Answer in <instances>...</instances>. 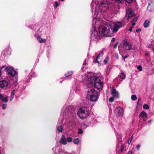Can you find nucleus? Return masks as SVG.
<instances>
[{"label":"nucleus","mask_w":154,"mask_h":154,"mask_svg":"<svg viewBox=\"0 0 154 154\" xmlns=\"http://www.w3.org/2000/svg\"><path fill=\"white\" fill-rule=\"evenodd\" d=\"M5 67L4 66H3L2 67H1L0 68L1 69H2V68H3Z\"/></svg>","instance_id":"51"},{"label":"nucleus","mask_w":154,"mask_h":154,"mask_svg":"<svg viewBox=\"0 0 154 154\" xmlns=\"http://www.w3.org/2000/svg\"><path fill=\"white\" fill-rule=\"evenodd\" d=\"M15 94V90H14L12 91L11 92V95L10 96L13 97H14Z\"/></svg>","instance_id":"30"},{"label":"nucleus","mask_w":154,"mask_h":154,"mask_svg":"<svg viewBox=\"0 0 154 154\" xmlns=\"http://www.w3.org/2000/svg\"><path fill=\"white\" fill-rule=\"evenodd\" d=\"M97 2V4L93 6L91 3V10L93 11H94L92 26L95 29L98 28L104 24L102 20L104 18L103 13L108 10L107 4H103L101 0H98Z\"/></svg>","instance_id":"1"},{"label":"nucleus","mask_w":154,"mask_h":154,"mask_svg":"<svg viewBox=\"0 0 154 154\" xmlns=\"http://www.w3.org/2000/svg\"><path fill=\"white\" fill-rule=\"evenodd\" d=\"M141 30L140 29H138L136 30V32H139L141 31Z\"/></svg>","instance_id":"39"},{"label":"nucleus","mask_w":154,"mask_h":154,"mask_svg":"<svg viewBox=\"0 0 154 154\" xmlns=\"http://www.w3.org/2000/svg\"><path fill=\"white\" fill-rule=\"evenodd\" d=\"M99 94L94 89H92L88 91L87 99L91 102L96 101L98 99Z\"/></svg>","instance_id":"4"},{"label":"nucleus","mask_w":154,"mask_h":154,"mask_svg":"<svg viewBox=\"0 0 154 154\" xmlns=\"http://www.w3.org/2000/svg\"><path fill=\"white\" fill-rule=\"evenodd\" d=\"M67 141L70 143L71 142L72 140V138L70 137H68L66 138Z\"/></svg>","instance_id":"27"},{"label":"nucleus","mask_w":154,"mask_h":154,"mask_svg":"<svg viewBox=\"0 0 154 154\" xmlns=\"http://www.w3.org/2000/svg\"><path fill=\"white\" fill-rule=\"evenodd\" d=\"M131 100H136L137 97L134 94L131 96Z\"/></svg>","instance_id":"25"},{"label":"nucleus","mask_w":154,"mask_h":154,"mask_svg":"<svg viewBox=\"0 0 154 154\" xmlns=\"http://www.w3.org/2000/svg\"><path fill=\"white\" fill-rule=\"evenodd\" d=\"M117 44H118V43H116V44H115L114 46V47L115 48H116V46H117Z\"/></svg>","instance_id":"44"},{"label":"nucleus","mask_w":154,"mask_h":154,"mask_svg":"<svg viewBox=\"0 0 154 154\" xmlns=\"http://www.w3.org/2000/svg\"><path fill=\"white\" fill-rule=\"evenodd\" d=\"M152 121V120H149L148 121V122L149 123H150Z\"/></svg>","instance_id":"49"},{"label":"nucleus","mask_w":154,"mask_h":154,"mask_svg":"<svg viewBox=\"0 0 154 154\" xmlns=\"http://www.w3.org/2000/svg\"><path fill=\"white\" fill-rule=\"evenodd\" d=\"M131 140L132 139L131 137V138H130L128 141V142L129 144H130V143L131 142Z\"/></svg>","instance_id":"38"},{"label":"nucleus","mask_w":154,"mask_h":154,"mask_svg":"<svg viewBox=\"0 0 154 154\" xmlns=\"http://www.w3.org/2000/svg\"><path fill=\"white\" fill-rule=\"evenodd\" d=\"M128 3H131L133 2V0H125Z\"/></svg>","instance_id":"37"},{"label":"nucleus","mask_w":154,"mask_h":154,"mask_svg":"<svg viewBox=\"0 0 154 154\" xmlns=\"http://www.w3.org/2000/svg\"><path fill=\"white\" fill-rule=\"evenodd\" d=\"M120 48H120V47H119V51L120 53V51H120Z\"/></svg>","instance_id":"48"},{"label":"nucleus","mask_w":154,"mask_h":154,"mask_svg":"<svg viewBox=\"0 0 154 154\" xmlns=\"http://www.w3.org/2000/svg\"><path fill=\"white\" fill-rule=\"evenodd\" d=\"M123 26V24L121 22H111L109 26H102L98 29V30L101 36H107L111 35L112 32H116L119 28Z\"/></svg>","instance_id":"3"},{"label":"nucleus","mask_w":154,"mask_h":154,"mask_svg":"<svg viewBox=\"0 0 154 154\" xmlns=\"http://www.w3.org/2000/svg\"><path fill=\"white\" fill-rule=\"evenodd\" d=\"M137 69L139 70V71H142V66L140 65H139V66H138L137 67Z\"/></svg>","instance_id":"33"},{"label":"nucleus","mask_w":154,"mask_h":154,"mask_svg":"<svg viewBox=\"0 0 154 154\" xmlns=\"http://www.w3.org/2000/svg\"><path fill=\"white\" fill-rule=\"evenodd\" d=\"M150 25V22L148 20H146L143 24V26L145 28H147Z\"/></svg>","instance_id":"20"},{"label":"nucleus","mask_w":154,"mask_h":154,"mask_svg":"<svg viewBox=\"0 0 154 154\" xmlns=\"http://www.w3.org/2000/svg\"><path fill=\"white\" fill-rule=\"evenodd\" d=\"M7 105L6 104H4L2 106V108L3 109H5L7 107Z\"/></svg>","instance_id":"31"},{"label":"nucleus","mask_w":154,"mask_h":154,"mask_svg":"<svg viewBox=\"0 0 154 154\" xmlns=\"http://www.w3.org/2000/svg\"><path fill=\"white\" fill-rule=\"evenodd\" d=\"M109 61V58L106 57L104 61V63L105 64H106Z\"/></svg>","instance_id":"29"},{"label":"nucleus","mask_w":154,"mask_h":154,"mask_svg":"<svg viewBox=\"0 0 154 154\" xmlns=\"http://www.w3.org/2000/svg\"><path fill=\"white\" fill-rule=\"evenodd\" d=\"M73 142L74 144H77L79 143V139L78 138H76L73 141Z\"/></svg>","instance_id":"23"},{"label":"nucleus","mask_w":154,"mask_h":154,"mask_svg":"<svg viewBox=\"0 0 154 154\" xmlns=\"http://www.w3.org/2000/svg\"><path fill=\"white\" fill-rule=\"evenodd\" d=\"M131 28H132V29L134 27V26H132L131 27Z\"/></svg>","instance_id":"55"},{"label":"nucleus","mask_w":154,"mask_h":154,"mask_svg":"<svg viewBox=\"0 0 154 154\" xmlns=\"http://www.w3.org/2000/svg\"><path fill=\"white\" fill-rule=\"evenodd\" d=\"M135 24V22L132 21V25L134 26Z\"/></svg>","instance_id":"42"},{"label":"nucleus","mask_w":154,"mask_h":154,"mask_svg":"<svg viewBox=\"0 0 154 154\" xmlns=\"http://www.w3.org/2000/svg\"><path fill=\"white\" fill-rule=\"evenodd\" d=\"M75 113H72L69 116V119L67 120L66 122L67 126L69 129H72L75 127V125L74 123L76 120Z\"/></svg>","instance_id":"5"},{"label":"nucleus","mask_w":154,"mask_h":154,"mask_svg":"<svg viewBox=\"0 0 154 154\" xmlns=\"http://www.w3.org/2000/svg\"><path fill=\"white\" fill-rule=\"evenodd\" d=\"M100 54H99L97 56L96 59L94 61V62L95 63H98V65L99 66V64L100 63H99V62L98 60L100 57Z\"/></svg>","instance_id":"21"},{"label":"nucleus","mask_w":154,"mask_h":154,"mask_svg":"<svg viewBox=\"0 0 154 154\" xmlns=\"http://www.w3.org/2000/svg\"><path fill=\"white\" fill-rule=\"evenodd\" d=\"M148 55V54H146V55Z\"/></svg>","instance_id":"57"},{"label":"nucleus","mask_w":154,"mask_h":154,"mask_svg":"<svg viewBox=\"0 0 154 154\" xmlns=\"http://www.w3.org/2000/svg\"><path fill=\"white\" fill-rule=\"evenodd\" d=\"M37 39L40 43L45 42L46 41L45 39L42 38L40 36H37Z\"/></svg>","instance_id":"19"},{"label":"nucleus","mask_w":154,"mask_h":154,"mask_svg":"<svg viewBox=\"0 0 154 154\" xmlns=\"http://www.w3.org/2000/svg\"><path fill=\"white\" fill-rule=\"evenodd\" d=\"M143 108L145 109H148L149 108V106L148 105L145 104L143 105Z\"/></svg>","instance_id":"28"},{"label":"nucleus","mask_w":154,"mask_h":154,"mask_svg":"<svg viewBox=\"0 0 154 154\" xmlns=\"http://www.w3.org/2000/svg\"><path fill=\"white\" fill-rule=\"evenodd\" d=\"M115 40V38H112L111 39V42H113Z\"/></svg>","instance_id":"45"},{"label":"nucleus","mask_w":154,"mask_h":154,"mask_svg":"<svg viewBox=\"0 0 154 154\" xmlns=\"http://www.w3.org/2000/svg\"><path fill=\"white\" fill-rule=\"evenodd\" d=\"M96 29L94 28L91 31V40L97 42L100 39L101 36Z\"/></svg>","instance_id":"7"},{"label":"nucleus","mask_w":154,"mask_h":154,"mask_svg":"<svg viewBox=\"0 0 154 154\" xmlns=\"http://www.w3.org/2000/svg\"><path fill=\"white\" fill-rule=\"evenodd\" d=\"M73 73L72 71H68L67 73L65 74V75L66 77H69Z\"/></svg>","instance_id":"22"},{"label":"nucleus","mask_w":154,"mask_h":154,"mask_svg":"<svg viewBox=\"0 0 154 154\" xmlns=\"http://www.w3.org/2000/svg\"><path fill=\"white\" fill-rule=\"evenodd\" d=\"M115 55L116 57L117 58H118V54H117L116 53Z\"/></svg>","instance_id":"46"},{"label":"nucleus","mask_w":154,"mask_h":154,"mask_svg":"<svg viewBox=\"0 0 154 154\" xmlns=\"http://www.w3.org/2000/svg\"><path fill=\"white\" fill-rule=\"evenodd\" d=\"M153 32L154 33V28H153Z\"/></svg>","instance_id":"56"},{"label":"nucleus","mask_w":154,"mask_h":154,"mask_svg":"<svg viewBox=\"0 0 154 154\" xmlns=\"http://www.w3.org/2000/svg\"><path fill=\"white\" fill-rule=\"evenodd\" d=\"M131 46V43L126 41H124L123 42V48L125 50H130Z\"/></svg>","instance_id":"11"},{"label":"nucleus","mask_w":154,"mask_h":154,"mask_svg":"<svg viewBox=\"0 0 154 154\" xmlns=\"http://www.w3.org/2000/svg\"><path fill=\"white\" fill-rule=\"evenodd\" d=\"M132 28H131V27L130 28L128 29V30L130 31H132Z\"/></svg>","instance_id":"47"},{"label":"nucleus","mask_w":154,"mask_h":154,"mask_svg":"<svg viewBox=\"0 0 154 154\" xmlns=\"http://www.w3.org/2000/svg\"><path fill=\"white\" fill-rule=\"evenodd\" d=\"M135 15L134 12L131 9H128L126 11V16H128L129 18Z\"/></svg>","instance_id":"14"},{"label":"nucleus","mask_w":154,"mask_h":154,"mask_svg":"<svg viewBox=\"0 0 154 154\" xmlns=\"http://www.w3.org/2000/svg\"><path fill=\"white\" fill-rule=\"evenodd\" d=\"M137 19H138L137 17H135L133 19L132 21L134 22H136V21L137 20Z\"/></svg>","instance_id":"36"},{"label":"nucleus","mask_w":154,"mask_h":154,"mask_svg":"<svg viewBox=\"0 0 154 154\" xmlns=\"http://www.w3.org/2000/svg\"><path fill=\"white\" fill-rule=\"evenodd\" d=\"M63 128L61 126H60L57 128L58 131L60 132H62L63 131Z\"/></svg>","instance_id":"26"},{"label":"nucleus","mask_w":154,"mask_h":154,"mask_svg":"<svg viewBox=\"0 0 154 154\" xmlns=\"http://www.w3.org/2000/svg\"><path fill=\"white\" fill-rule=\"evenodd\" d=\"M115 113L118 116H122L124 114L123 109L120 107H117L115 109Z\"/></svg>","instance_id":"10"},{"label":"nucleus","mask_w":154,"mask_h":154,"mask_svg":"<svg viewBox=\"0 0 154 154\" xmlns=\"http://www.w3.org/2000/svg\"><path fill=\"white\" fill-rule=\"evenodd\" d=\"M122 149L121 150V152H122V151H123V147L122 146Z\"/></svg>","instance_id":"53"},{"label":"nucleus","mask_w":154,"mask_h":154,"mask_svg":"<svg viewBox=\"0 0 154 154\" xmlns=\"http://www.w3.org/2000/svg\"><path fill=\"white\" fill-rule=\"evenodd\" d=\"M14 98V97L10 96V101H12V100H13Z\"/></svg>","instance_id":"40"},{"label":"nucleus","mask_w":154,"mask_h":154,"mask_svg":"<svg viewBox=\"0 0 154 154\" xmlns=\"http://www.w3.org/2000/svg\"><path fill=\"white\" fill-rule=\"evenodd\" d=\"M1 70H0V77H1Z\"/></svg>","instance_id":"52"},{"label":"nucleus","mask_w":154,"mask_h":154,"mask_svg":"<svg viewBox=\"0 0 154 154\" xmlns=\"http://www.w3.org/2000/svg\"><path fill=\"white\" fill-rule=\"evenodd\" d=\"M5 70L8 75L12 77H14L17 73V72L12 67L7 66L5 68Z\"/></svg>","instance_id":"8"},{"label":"nucleus","mask_w":154,"mask_h":154,"mask_svg":"<svg viewBox=\"0 0 154 154\" xmlns=\"http://www.w3.org/2000/svg\"><path fill=\"white\" fill-rule=\"evenodd\" d=\"M59 4L58 3V2L56 1L55 2V4H54V6L56 8H57L58 6L59 5Z\"/></svg>","instance_id":"35"},{"label":"nucleus","mask_w":154,"mask_h":154,"mask_svg":"<svg viewBox=\"0 0 154 154\" xmlns=\"http://www.w3.org/2000/svg\"><path fill=\"white\" fill-rule=\"evenodd\" d=\"M140 144H138V145H137V146H136V147L137 149H139V148L140 147Z\"/></svg>","instance_id":"41"},{"label":"nucleus","mask_w":154,"mask_h":154,"mask_svg":"<svg viewBox=\"0 0 154 154\" xmlns=\"http://www.w3.org/2000/svg\"><path fill=\"white\" fill-rule=\"evenodd\" d=\"M127 154H132V152H131L130 151H129L127 153Z\"/></svg>","instance_id":"43"},{"label":"nucleus","mask_w":154,"mask_h":154,"mask_svg":"<svg viewBox=\"0 0 154 154\" xmlns=\"http://www.w3.org/2000/svg\"><path fill=\"white\" fill-rule=\"evenodd\" d=\"M8 85V82L5 80H3L0 81V87L3 88L6 87Z\"/></svg>","instance_id":"17"},{"label":"nucleus","mask_w":154,"mask_h":154,"mask_svg":"<svg viewBox=\"0 0 154 154\" xmlns=\"http://www.w3.org/2000/svg\"><path fill=\"white\" fill-rule=\"evenodd\" d=\"M111 94L112 96L115 98H118L119 97L118 92L115 88H112L111 90Z\"/></svg>","instance_id":"13"},{"label":"nucleus","mask_w":154,"mask_h":154,"mask_svg":"<svg viewBox=\"0 0 154 154\" xmlns=\"http://www.w3.org/2000/svg\"><path fill=\"white\" fill-rule=\"evenodd\" d=\"M83 133V131L82 130V129H78V133L79 134H81Z\"/></svg>","instance_id":"34"},{"label":"nucleus","mask_w":154,"mask_h":154,"mask_svg":"<svg viewBox=\"0 0 154 154\" xmlns=\"http://www.w3.org/2000/svg\"><path fill=\"white\" fill-rule=\"evenodd\" d=\"M103 52H102V54H101V56H102V55H103Z\"/></svg>","instance_id":"54"},{"label":"nucleus","mask_w":154,"mask_h":154,"mask_svg":"<svg viewBox=\"0 0 154 154\" xmlns=\"http://www.w3.org/2000/svg\"><path fill=\"white\" fill-rule=\"evenodd\" d=\"M83 82L87 87L94 86L98 89L101 88L103 86V79L101 77H97L91 72H87L82 76Z\"/></svg>","instance_id":"2"},{"label":"nucleus","mask_w":154,"mask_h":154,"mask_svg":"<svg viewBox=\"0 0 154 154\" xmlns=\"http://www.w3.org/2000/svg\"><path fill=\"white\" fill-rule=\"evenodd\" d=\"M127 57V56H126V57H123V59L124 60H125V58H126V57Z\"/></svg>","instance_id":"50"},{"label":"nucleus","mask_w":154,"mask_h":154,"mask_svg":"<svg viewBox=\"0 0 154 154\" xmlns=\"http://www.w3.org/2000/svg\"><path fill=\"white\" fill-rule=\"evenodd\" d=\"M57 149V147H54L52 148L54 154H75L73 153H69L65 151L64 150L62 149H59L57 152L56 150Z\"/></svg>","instance_id":"9"},{"label":"nucleus","mask_w":154,"mask_h":154,"mask_svg":"<svg viewBox=\"0 0 154 154\" xmlns=\"http://www.w3.org/2000/svg\"><path fill=\"white\" fill-rule=\"evenodd\" d=\"M115 98L112 96V97H110L109 99V102H112L114 101V98Z\"/></svg>","instance_id":"32"},{"label":"nucleus","mask_w":154,"mask_h":154,"mask_svg":"<svg viewBox=\"0 0 154 154\" xmlns=\"http://www.w3.org/2000/svg\"><path fill=\"white\" fill-rule=\"evenodd\" d=\"M139 116L143 118V122H145L146 120V118L147 117V114L145 112L142 111L140 114Z\"/></svg>","instance_id":"16"},{"label":"nucleus","mask_w":154,"mask_h":154,"mask_svg":"<svg viewBox=\"0 0 154 154\" xmlns=\"http://www.w3.org/2000/svg\"><path fill=\"white\" fill-rule=\"evenodd\" d=\"M154 8V0H149L147 9L149 11H152Z\"/></svg>","instance_id":"12"},{"label":"nucleus","mask_w":154,"mask_h":154,"mask_svg":"<svg viewBox=\"0 0 154 154\" xmlns=\"http://www.w3.org/2000/svg\"><path fill=\"white\" fill-rule=\"evenodd\" d=\"M8 97H5L2 94H0V99L1 100L4 102L5 103L7 102L8 101Z\"/></svg>","instance_id":"18"},{"label":"nucleus","mask_w":154,"mask_h":154,"mask_svg":"<svg viewBox=\"0 0 154 154\" xmlns=\"http://www.w3.org/2000/svg\"><path fill=\"white\" fill-rule=\"evenodd\" d=\"M59 143L63 145H66L67 143V141L65 136L63 135L62 136L59 141Z\"/></svg>","instance_id":"15"},{"label":"nucleus","mask_w":154,"mask_h":154,"mask_svg":"<svg viewBox=\"0 0 154 154\" xmlns=\"http://www.w3.org/2000/svg\"><path fill=\"white\" fill-rule=\"evenodd\" d=\"M120 77L122 79H124L125 78L126 76L124 73L122 72L120 75Z\"/></svg>","instance_id":"24"},{"label":"nucleus","mask_w":154,"mask_h":154,"mask_svg":"<svg viewBox=\"0 0 154 154\" xmlns=\"http://www.w3.org/2000/svg\"><path fill=\"white\" fill-rule=\"evenodd\" d=\"M77 115L81 119H84L89 116V110L87 107L82 106L79 110Z\"/></svg>","instance_id":"6"}]
</instances>
